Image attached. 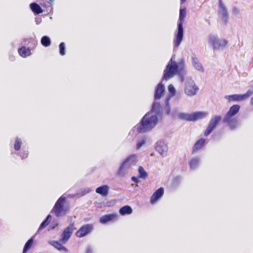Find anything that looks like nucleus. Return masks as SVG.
Segmentation results:
<instances>
[{"instance_id": "1", "label": "nucleus", "mask_w": 253, "mask_h": 253, "mask_svg": "<svg viewBox=\"0 0 253 253\" xmlns=\"http://www.w3.org/2000/svg\"><path fill=\"white\" fill-rule=\"evenodd\" d=\"M161 112L160 104L155 101L153 104L151 111L145 114L140 124L134 127V129L140 133L151 130L158 123V117L161 115Z\"/></svg>"}, {"instance_id": "2", "label": "nucleus", "mask_w": 253, "mask_h": 253, "mask_svg": "<svg viewBox=\"0 0 253 253\" xmlns=\"http://www.w3.org/2000/svg\"><path fill=\"white\" fill-rule=\"evenodd\" d=\"M240 109V106L234 105L230 107L223 119V123L227 124L231 130L235 129L239 125L238 119L235 117Z\"/></svg>"}, {"instance_id": "3", "label": "nucleus", "mask_w": 253, "mask_h": 253, "mask_svg": "<svg viewBox=\"0 0 253 253\" xmlns=\"http://www.w3.org/2000/svg\"><path fill=\"white\" fill-rule=\"evenodd\" d=\"M184 64H168L167 68L164 71L163 79L168 80L172 77L175 74H178L181 76L182 81H184L183 74L185 72Z\"/></svg>"}, {"instance_id": "4", "label": "nucleus", "mask_w": 253, "mask_h": 253, "mask_svg": "<svg viewBox=\"0 0 253 253\" xmlns=\"http://www.w3.org/2000/svg\"><path fill=\"white\" fill-rule=\"evenodd\" d=\"M137 162L136 155H132L126 158L120 166L117 172L120 177H124L129 172L131 167L136 164Z\"/></svg>"}, {"instance_id": "5", "label": "nucleus", "mask_w": 253, "mask_h": 253, "mask_svg": "<svg viewBox=\"0 0 253 253\" xmlns=\"http://www.w3.org/2000/svg\"><path fill=\"white\" fill-rule=\"evenodd\" d=\"M207 42L212 47L214 50H220L223 49L227 45L226 40L218 39L215 34H211L207 37Z\"/></svg>"}, {"instance_id": "6", "label": "nucleus", "mask_w": 253, "mask_h": 253, "mask_svg": "<svg viewBox=\"0 0 253 253\" xmlns=\"http://www.w3.org/2000/svg\"><path fill=\"white\" fill-rule=\"evenodd\" d=\"M186 9H181L179 13L180 22L178 24L177 31L175 35V39L174 41V46L178 47L181 42L183 37V28L182 26V21L184 20L186 16Z\"/></svg>"}, {"instance_id": "7", "label": "nucleus", "mask_w": 253, "mask_h": 253, "mask_svg": "<svg viewBox=\"0 0 253 253\" xmlns=\"http://www.w3.org/2000/svg\"><path fill=\"white\" fill-rule=\"evenodd\" d=\"M184 93L188 96H193L195 95L198 91L199 87L195 84L194 81L191 77H187L184 81Z\"/></svg>"}, {"instance_id": "8", "label": "nucleus", "mask_w": 253, "mask_h": 253, "mask_svg": "<svg viewBox=\"0 0 253 253\" xmlns=\"http://www.w3.org/2000/svg\"><path fill=\"white\" fill-rule=\"evenodd\" d=\"M66 199L63 196L60 197L56 202L53 207L51 212L55 214L57 217H59L65 215L67 212V210L64 206Z\"/></svg>"}, {"instance_id": "9", "label": "nucleus", "mask_w": 253, "mask_h": 253, "mask_svg": "<svg viewBox=\"0 0 253 253\" xmlns=\"http://www.w3.org/2000/svg\"><path fill=\"white\" fill-rule=\"evenodd\" d=\"M74 229V224L71 223L61 234L60 242L62 244H65L71 237Z\"/></svg>"}, {"instance_id": "10", "label": "nucleus", "mask_w": 253, "mask_h": 253, "mask_svg": "<svg viewBox=\"0 0 253 253\" xmlns=\"http://www.w3.org/2000/svg\"><path fill=\"white\" fill-rule=\"evenodd\" d=\"M253 93V91L249 90L244 94H233L226 95L225 98L232 101H242L248 98Z\"/></svg>"}, {"instance_id": "11", "label": "nucleus", "mask_w": 253, "mask_h": 253, "mask_svg": "<svg viewBox=\"0 0 253 253\" xmlns=\"http://www.w3.org/2000/svg\"><path fill=\"white\" fill-rule=\"evenodd\" d=\"M221 117L220 116L216 115L211 119L209 124L206 128L204 135L205 136L209 135L216 127L219 122L221 121Z\"/></svg>"}, {"instance_id": "12", "label": "nucleus", "mask_w": 253, "mask_h": 253, "mask_svg": "<svg viewBox=\"0 0 253 253\" xmlns=\"http://www.w3.org/2000/svg\"><path fill=\"white\" fill-rule=\"evenodd\" d=\"M156 150L163 157H166L167 155L168 147L167 144L163 141H158L156 146Z\"/></svg>"}, {"instance_id": "13", "label": "nucleus", "mask_w": 253, "mask_h": 253, "mask_svg": "<svg viewBox=\"0 0 253 253\" xmlns=\"http://www.w3.org/2000/svg\"><path fill=\"white\" fill-rule=\"evenodd\" d=\"M168 90L169 92V95L167 96L165 100V103L168 108V113L170 112L169 100L171 97L175 96L176 94V90L175 87L172 84H169L168 87Z\"/></svg>"}, {"instance_id": "14", "label": "nucleus", "mask_w": 253, "mask_h": 253, "mask_svg": "<svg viewBox=\"0 0 253 253\" xmlns=\"http://www.w3.org/2000/svg\"><path fill=\"white\" fill-rule=\"evenodd\" d=\"M172 116L174 118H178L181 120L191 122V114L178 112L177 110L172 111Z\"/></svg>"}, {"instance_id": "15", "label": "nucleus", "mask_w": 253, "mask_h": 253, "mask_svg": "<svg viewBox=\"0 0 253 253\" xmlns=\"http://www.w3.org/2000/svg\"><path fill=\"white\" fill-rule=\"evenodd\" d=\"M93 229V226L91 224H86L83 226L77 232L76 236L83 237L90 233Z\"/></svg>"}, {"instance_id": "16", "label": "nucleus", "mask_w": 253, "mask_h": 253, "mask_svg": "<svg viewBox=\"0 0 253 253\" xmlns=\"http://www.w3.org/2000/svg\"><path fill=\"white\" fill-rule=\"evenodd\" d=\"M165 91L164 85L159 83L156 87L155 90L154 98L155 101L159 100L163 95Z\"/></svg>"}, {"instance_id": "17", "label": "nucleus", "mask_w": 253, "mask_h": 253, "mask_svg": "<svg viewBox=\"0 0 253 253\" xmlns=\"http://www.w3.org/2000/svg\"><path fill=\"white\" fill-rule=\"evenodd\" d=\"M164 189L162 187H160L157 189L152 195L150 198V202L152 204H155L158 200H159L163 195Z\"/></svg>"}, {"instance_id": "18", "label": "nucleus", "mask_w": 253, "mask_h": 253, "mask_svg": "<svg viewBox=\"0 0 253 253\" xmlns=\"http://www.w3.org/2000/svg\"><path fill=\"white\" fill-rule=\"evenodd\" d=\"M219 13L222 16L223 20L226 22L228 18L227 10L221 0H219Z\"/></svg>"}, {"instance_id": "19", "label": "nucleus", "mask_w": 253, "mask_h": 253, "mask_svg": "<svg viewBox=\"0 0 253 253\" xmlns=\"http://www.w3.org/2000/svg\"><path fill=\"white\" fill-rule=\"evenodd\" d=\"M208 115V113L203 111H198L191 113V122H194L198 120L204 119L206 118Z\"/></svg>"}, {"instance_id": "20", "label": "nucleus", "mask_w": 253, "mask_h": 253, "mask_svg": "<svg viewBox=\"0 0 253 253\" xmlns=\"http://www.w3.org/2000/svg\"><path fill=\"white\" fill-rule=\"evenodd\" d=\"M117 217V215L116 214H106L101 216L100 218L99 221L102 224H105L115 218H116Z\"/></svg>"}, {"instance_id": "21", "label": "nucleus", "mask_w": 253, "mask_h": 253, "mask_svg": "<svg viewBox=\"0 0 253 253\" xmlns=\"http://www.w3.org/2000/svg\"><path fill=\"white\" fill-rule=\"evenodd\" d=\"M96 192L103 197L107 195L109 191V187L106 185L101 186L96 189Z\"/></svg>"}, {"instance_id": "22", "label": "nucleus", "mask_w": 253, "mask_h": 253, "mask_svg": "<svg viewBox=\"0 0 253 253\" xmlns=\"http://www.w3.org/2000/svg\"><path fill=\"white\" fill-rule=\"evenodd\" d=\"M30 8L36 14L42 13L43 12L41 6L36 2L31 3L30 4Z\"/></svg>"}, {"instance_id": "23", "label": "nucleus", "mask_w": 253, "mask_h": 253, "mask_svg": "<svg viewBox=\"0 0 253 253\" xmlns=\"http://www.w3.org/2000/svg\"><path fill=\"white\" fill-rule=\"evenodd\" d=\"M51 245L55 248L61 252H64L65 253H67L68 250L67 249L64 247L60 242L58 241H52Z\"/></svg>"}, {"instance_id": "24", "label": "nucleus", "mask_w": 253, "mask_h": 253, "mask_svg": "<svg viewBox=\"0 0 253 253\" xmlns=\"http://www.w3.org/2000/svg\"><path fill=\"white\" fill-rule=\"evenodd\" d=\"M132 212V208L129 206H125L122 207L119 210V213L122 215L130 214Z\"/></svg>"}, {"instance_id": "25", "label": "nucleus", "mask_w": 253, "mask_h": 253, "mask_svg": "<svg viewBox=\"0 0 253 253\" xmlns=\"http://www.w3.org/2000/svg\"><path fill=\"white\" fill-rule=\"evenodd\" d=\"M19 55L23 57H26L31 54V50L29 48L23 46L18 50Z\"/></svg>"}, {"instance_id": "26", "label": "nucleus", "mask_w": 253, "mask_h": 253, "mask_svg": "<svg viewBox=\"0 0 253 253\" xmlns=\"http://www.w3.org/2000/svg\"><path fill=\"white\" fill-rule=\"evenodd\" d=\"M200 163V159L198 157H195L192 158L189 161V166L191 169H196L199 166Z\"/></svg>"}, {"instance_id": "27", "label": "nucleus", "mask_w": 253, "mask_h": 253, "mask_svg": "<svg viewBox=\"0 0 253 253\" xmlns=\"http://www.w3.org/2000/svg\"><path fill=\"white\" fill-rule=\"evenodd\" d=\"M205 139L204 138H201L199 140H198L195 144L193 150L194 152L198 151V150L200 149L204 145V143H205Z\"/></svg>"}, {"instance_id": "28", "label": "nucleus", "mask_w": 253, "mask_h": 253, "mask_svg": "<svg viewBox=\"0 0 253 253\" xmlns=\"http://www.w3.org/2000/svg\"><path fill=\"white\" fill-rule=\"evenodd\" d=\"M41 43L45 47L49 46L51 44V40L48 36H44L41 39Z\"/></svg>"}, {"instance_id": "29", "label": "nucleus", "mask_w": 253, "mask_h": 253, "mask_svg": "<svg viewBox=\"0 0 253 253\" xmlns=\"http://www.w3.org/2000/svg\"><path fill=\"white\" fill-rule=\"evenodd\" d=\"M22 143V140L18 137L15 138V142L14 143V148L15 151L20 150Z\"/></svg>"}, {"instance_id": "30", "label": "nucleus", "mask_w": 253, "mask_h": 253, "mask_svg": "<svg viewBox=\"0 0 253 253\" xmlns=\"http://www.w3.org/2000/svg\"><path fill=\"white\" fill-rule=\"evenodd\" d=\"M33 243V239L32 238H31L26 242L23 249V253H26L30 249Z\"/></svg>"}, {"instance_id": "31", "label": "nucleus", "mask_w": 253, "mask_h": 253, "mask_svg": "<svg viewBox=\"0 0 253 253\" xmlns=\"http://www.w3.org/2000/svg\"><path fill=\"white\" fill-rule=\"evenodd\" d=\"M51 218V216L50 215H48L46 219L41 223L39 228V230H40L42 229H43L45 226H46V225H47L49 223V221L50 220Z\"/></svg>"}, {"instance_id": "32", "label": "nucleus", "mask_w": 253, "mask_h": 253, "mask_svg": "<svg viewBox=\"0 0 253 253\" xmlns=\"http://www.w3.org/2000/svg\"><path fill=\"white\" fill-rule=\"evenodd\" d=\"M139 175L140 178H145L147 176V173L142 167H139L138 168Z\"/></svg>"}, {"instance_id": "33", "label": "nucleus", "mask_w": 253, "mask_h": 253, "mask_svg": "<svg viewBox=\"0 0 253 253\" xmlns=\"http://www.w3.org/2000/svg\"><path fill=\"white\" fill-rule=\"evenodd\" d=\"M146 143V138L142 137L140 138L137 143L136 148L137 149H140L145 143Z\"/></svg>"}, {"instance_id": "34", "label": "nucleus", "mask_w": 253, "mask_h": 253, "mask_svg": "<svg viewBox=\"0 0 253 253\" xmlns=\"http://www.w3.org/2000/svg\"><path fill=\"white\" fill-rule=\"evenodd\" d=\"M59 52L61 55H64L65 54V43L61 42L59 45Z\"/></svg>"}, {"instance_id": "35", "label": "nucleus", "mask_w": 253, "mask_h": 253, "mask_svg": "<svg viewBox=\"0 0 253 253\" xmlns=\"http://www.w3.org/2000/svg\"><path fill=\"white\" fill-rule=\"evenodd\" d=\"M18 155L21 157V159H23L27 158L28 156V152L25 150H22Z\"/></svg>"}, {"instance_id": "36", "label": "nucleus", "mask_w": 253, "mask_h": 253, "mask_svg": "<svg viewBox=\"0 0 253 253\" xmlns=\"http://www.w3.org/2000/svg\"><path fill=\"white\" fill-rule=\"evenodd\" d=\"M194 67L198 71L203 72L204 68L202 64H194Z\"/></svg>"}, {"instance_id": "37", "label": "nucleus", "mask_w": 253, "mask_h": 253, "mask_svg": "<svg viewBox=\"0 0 253 253\" xmlns=\"http://www.w3.org/2000/svg\"><path fill=\"white\" fill-rule=\"evenodd\" d=\"M131 180L134 181V182L135 183H138V178L136 177H134V176H133L131 177Z\"/></svg>"}, {"instance_id": "38", "label": "nucleus", "mask_w": 253, "mask_h": 253, "mask_svg": "<svg viewBox=\"0 0 253 253\" xmlns=\"http://www.w3.org/2000/svg\"><path fill=\"white\" fill-rule=\"evenodd\" d=\"M92 250L90 248H88L87 249V253H92Z\"/></svg>"}, {"instance_id": "39", "label": "nucleus", "mask_w": 253, "mask_h": 253, "mask_svg": "<svg viewBox=\"0 0 253 253\" xmlns=\"http://www.w3.org/2000/svg\"><path fill=\"white\" fill-rule=\"evenodd\" d=\"M197 59H196V58H195V59H193V63H196V62H197Z\"/></svg>"}, {"instance_id": "40", "label": "nucleus", "mask_w": 253, "mask_h": 253, "mask_svg": "<svg viewBox=\"0 0 253 253\" xmlns=\"http://www.w3.org/2000/svg\"><path fill=\"white\" fill-rule=\"evenodd\" d=\"M169 63H170V64L173 63L172 62V59H171L170 60V61H169Z\"/></svg>"}, {"instance_id": "41", "label": "nucleus", "mask_w": 253, "mask_h": 253, "mask_svg": "<svg viewBox=\"0 0 253 253\" xmlns=\"http://www.w3.org/2000/svg\"><path fill=\"white\" fill-rule=\"evenodd\" d=\"M186 1V0H181V1L182 3Z\"/></svg>"}, {"instance_id": "42", "label": "nucleus", "mask_w": 253, "mask_h": 253, "mask_svg": "<svg viewBox=\"0 0 253 253\" xmlns=\"http://www.w3.org/2000/svg\"><path fill=\"white\" fill-rule=\"evenodd\" d=\"M89 192H90V190L89 189H88L86 193H89Z\"/></svg>"}, {"instance_id": "43", "label": "nucleus", "mask_w": 253, "mask_h": 253, "mask_svg": "<svg viewBox=\"0 0 253 253\" xmlns=\"http://www.w3.org/2000/svg\"><path fill=\"white\" fill-rule=\"evenodd\" d=\"M54 0H49V1H50V2H52V1H53Z\"/></svg>"}, {"instance_id": "44", "label": "nucleus", "mask_w": 253, "mask_h": 253, "mask_svg": "<svg viewBox=\"0 0 253 253\" xmlns=\"http://www.w3.org/2000/svg\"><path fill=\"white\" fill-rule=\"evenodd\" d=\"M178 179V177H176V178H175V180H177V179Z\"/></svg>"}, {"instance_id": "45", "label": "nucleus", "mask_w": 253, "mask_h": 253, "mask_svg": "<svg viewBox=\"0 0 253 253\" xmlns=\"http://www.w3.org/2000/svg\"><path fill=\"white\" fill-rule=\"evenodd\" d=\"M40 22V21L39 22H37V24H39Z\"/></svg>"}]
</instances>
